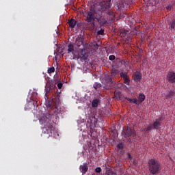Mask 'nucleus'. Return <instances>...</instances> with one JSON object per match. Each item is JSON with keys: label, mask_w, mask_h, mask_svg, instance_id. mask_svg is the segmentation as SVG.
Segmentation results:
<instances>
[{"label": "nucleus", "mask_w": 175, "mask_h": 175, "mask_svg": "<svg viewBox=\"0 0 175 175\" xmlns=\"http://www.w3.org/2000/svg\"><path fill=\"white\" fill-rule=\"evenodd\" d=\"M111 5L110 1H101L100 3V9L101 12H98L97 16V21L99 23L100 27H103L107 24V21H114L116 20V15L113 11L109 9Z\"/></svg>", "instance_id": "nucleus-1"}, {"label": "nucleus", "mask_w": 175, "mask_h": 175, "mask_svg": "<svg viewBox=\"0 0 175 175\" xmlns=\"http://www.w3.org/2000/svg\"><path fill=\"white\" fill-rule=\"evenodd\" d=\"M50 115L41 117L40 122L41 125H44V128L42 129L43 133H46L49 136H53L55 128L54 126H53V122L51 121V119H50Z\"/></svg>", "instance_id": "nucleus-2"}, {"label": "nucleus", "mask_w": 175, "mask_h": 175, "mask_svg": "<svg viewBox=\"0 0 175 175\" xmlns=\"http://www.w3.org/2000/svg\"><path fill=\"white\" fill-rule=\"evenodd\" d=\"M150 174H158L161 172V163L155 159H151L148 163Z\"/></svg>", "instance_id": "nucleus-3"}, {"label": "nucleus", "mask_w": 175, "mask_h": 175, "mask_svg": "<svg viewBox=\"0 0 175 175\" xmlns=\"http://www.w3.org/2000/svg\"><path fill=\"white\" fill-rule=\"evenodd\" d=\"M122 135L125 137V139H128V137H133L136 136V131L132 129V128L129 126L124 127L122 131Z\"/></svg>", "instance_id": "nucleus-4"}, {"label": "nucleus", "mask_w": 175, "mask_h": 175, "mask_svg": "<svg viewBox=\"0 0 175 175\" xmlns=\"http://www.w3.org/2000/svg\"><path fill=\"white\" fill-rule=\"evenodd\" d=\"M98 13L95 12L94 10H91L88 12V16L86 17L85 21L87 23H92V21H95V20L98 19Z\"/></svg>", "instance_id": "nucleus-5"}, {"label": "nucleus", "mask_w": 175, "mask_h": 175, "mask_svg": "<svg viewBox=\"0 0 175 175\" xmlns=\"http://www.w3.org/2000/svg\"><path fill=\"white\" fill-rule=\"evenodd\" d=\"M74 57L77 59H80L81 61H85V59H87V57H88V55L87 54V52H85V50L81 49H79L78 53H75V56Z\"/></svg>", "instance_id": "nucleus-6"}, {"label": "nucleus", "mask_w": 175, "mask_h": 175, "mask_svg": "<svg viewBox=\"0 0 175 175\" xmlns=\"http://www.w3.org/2000/svg\"><path fill=\"white\" fill-rule=\"evenodd\" d=\"M167 80L169 83H171V84L175 83V72L173 71L169 72L167 75Z\"/></svg>", "instance_id": "nucleus-7"}, {"label": "nucleus", "mask_w": 175, "mask_h": 175, "mask_svg": "<svg viewBox=\"0 0 175 175\" xmlns=\"http://www.w3.org/2000/svg\"><path fill=\"white\" fill-rule=\"evenodd\" d=\"M79 170L81 172L82 174H85L88 172V163H83L79 166Z\"/></svg>", "instance_id": "nucleus-8"}, {"label": "nucleus", "mask_w": 175, "mask_h": 175, "mask_svg": "<svg viewBox=\"0 0 175 175\" xmlns=\"http://www.w3.org/2000/svg\"><path fill=\"white\" fill-rule=\"evenodd\" d=\"M133 77L135 83H139V81L142 80V73H140V72L137 71L134 72Z\"/></svg>", "instance_id": "nucleus-9"}, {"label": "nucleus", "mask_w": 175, "mask_h": 175, "mask_svg": "<svg viewBox=\"0 0 175 175\" xmlns=\"http://www.w3.org/2000/svg\"><path fill=\"white\" fill-rule=\"evenodd\" d=\"M104 81L105 84H113V79L110 75H105L104 77Z\"/></svg>", "instance_id": "nucleus-10"}, {"label": "nucleus", "mask_w": 175, "mask_h": 175, "mask_svg": "<svg viewBox=\"0 0 175 175\" xmlns=\"http://www.w3.org/2000/svg\"><path fill=\"white\" fill-rule=\"evenodd\" d=\"M169 29L171 32H174L175 31V18L172 19L169 24Z\"/></svg>", "instance_id": "nucleus-11"}, {"label": "nucleus", "mask_w": 175, "mask_h": 175, "mask_svg": "<svg viewBox=\"0 0 175 175\" xmlns=\"http://www.w3.org/2000/svg\"><path fill=\"white\" fill-rule=\"evenodd\" d=\"M70 53H72V55L75 57L76 55V52L75 51V46L73 44H70L68 45V53L70 54Z\"/></svg>", "instance_id": "nucleus-12"}, {"label": "nucleus", "mask_w": 175, "mask_h": 175, "mask_svg": "<svg viewBox=\"0 0 175 175\" xmlns=\"http://www.w3.org/2000/svg\"><path fill=\"white\" fill-rule=\"evenodd\" d=\"M77 24V21L76 20L71 18L70 20L68 21V25L70 28H74L76 27V25Z\"/></svg>", "instance_id": "nucleus-13"}, {"label": "nucleus", "mask_w": 175, "mask_h": 175, "mask_svg": "<svg viewBox=\"0 0 175 175\" xmlns=\"http://www.w3.org/2000/svg\"><path fill=\"white\" fill-rule=\"evenodd\" d=\"M152 129H154L152 124H149L147 126L146 128L142 129V132H145L146 133H150V132H151Z\"/></svg>", "instance_id": "nucleus-14"}, {"label": "nucleus", "mask_w": 175, "mask_h": 175, "mask_svg": "<svg viewBox=\"0 0 175 175\" xmlns=\"http://www.w3.org/2000/svg\"><path fill=\"white\" fill-rule=\"evenodd\" d=\"M54 88H55V82L51 81L48 84L46 91L49 92V91H51V90H54Z\"/></svg>", "instance_id": "nucleus-15"}, {"label": "nucleus", "mask_w": 175, "mask_h": 175, "mask_svg": "<svg viewBox=\"0 0 175 175\" xmlns=\"http://www.w3.org/2000/svg\"><path fill=\"white\" fill-rule=\"evenodd\" d=\"M75 44L77 47H80L83 44V38L81 37L77 38Z\"/></svg>", "instance_id": "nucleus-16"}, {"label": "nucleus", "mask_w": 175, "mask_h": 175, "mask_svg": "<svg viewBox=\"0 0 175 175\" xmlns=\"http://www.w3.org/2000/svg\"><path fill=\"white\" fill-rule=\"evenodd\" d=\"M153 126V129H158L159 126H161V122H159L158 120H155V121L152 124Z\"/></svg>", "instance_id": "nucleus-17"}, {"label": "nucleus", "mask_w": 175, "mask_h": 175, "mask_svg": "<svg viewBox=\"0 0 175 175\" xmlns=\"http://www.w3.org/2000/svg\"><path fill=\"white\" fill-rule=\"evenodd\" d=\"M175 92L174 90H171L166 94L165 98L166 99H169V98H172V96H174Z\"/></svg>", "instance_id": "nucleus-18"}, {"label": "nucleus", "mask_w": 175, "mask_h": 175, "mask_svg": "<svg viewBox=\"0 0 175 175\" xmlns=\"http://www.w3.org/2000/svg\"><path fill=\"white\" fill-rule=\"evenodd\" d=\"M146 99V96L143 94H140L138 96V100L139 102H140V103H142V102H144Z\"/></svg>", "instance_id": "nucleus-19"}, {"label": "nucleus", "mask_w": 175, "mask_h": 175, "mask_svg": "<svg viewBox=\"0 0 175 175\" xmlns=\"http://www.w3.org/2000/svg\"><path fill=\"white\" fill-rule=\"evenodd\" d=\"M126 99L129 103H135V105H137V98H129L127 97Z\"/></svg>", "instance_id": "nucleus-20"}, {"label": "nucleus", "mask_w": 175, "mask_h": 175, "mask_svg": "<svg viewBox=\"0 0 175 175\" xmlns=\"http://www.w3.org/2000/svg\"><path fill=\"white\" fill-rule=\"evenodd\" d=\"M98 103H99V100H98V99L93 100V101L92 103V107H98Z\"/></svg>", "instance_id": "nucleus-21"}, {"label": "nucleus", "mask_w": 175, "mask_h": 175, "mask_svg": "<svg viewBox=\"0 0 175 175\" xmlns=\"http://www.w3.org/2000/svg\"><path fill=\"white\" fill-rule=\"evenodd\" d=\"M111 76L113 77H116V76H117V75H118V70L116 69V68H113L111 70Z\"/></svg>", "instance_id": "nucleus-22"}, {"label": "nucleus", "mask_w": 175, "mask_h": 175, "mask_svg": "<svg viewBox=\"0 0 175 175\" xmlns=\"http://www.w3.org/2000/svg\"><path fill=\"white\" fill-rule=\"evenodd\" d=\"M120 36H121V38H125L126 36V30L125 29L120 30Z\"/></svg>", "instance_id": "nucleus-23"}, {"label": "nucleus", "mask_w": 175, "mask_h": 175, "mask_svg": "<svg viewBox=\"0 0 175 175\" xmlns=\"http://www.w3.org/2000/svg\"><path fill=\"white\" fill-rule=\"evenodd\" d=\"M124 83L126 84V85H129V83H131V80L129 79V77H127L124 79H123Z\"/></svg>", "instance_id": "nucleus-24"}, {"label": "nucleus", "mask_w": 175, "mask_h": 175, "mask_svg": "<svg viewBox=\"0 0 175 175\" xmlns=\"http://www.w3.org/2000/svg\"><path fill=\"white\" fill-rule=\"evenodd\" d=\"M120 77H122V79H125L126 77H128V75L126 74V72H120Z\"/></svg>", "instance_id": "nucleus-25"}, {"label": "nucleus", "mask_w": 175, "mask_h": 175, "mask_svg": "<svg viewBox=\"0 0 175 175\" xmlns=\"http://www.w3.org/2000/svg\"><path fill=\"white\" fill-rule=\"evenodd\" d=\"M120 93L119 91H115L114 92V96L115 98H116L117 99H118V98H120Z\"/></svg>", "instance_id": "nucleus-26"}, {"label": "nucleus", "mask_w": 175, "mask_h": 175, "mask_svg": "<svg viewBox=\"0 0 175 175\" xmlns=\"http://www.w3.org/2000/svg\"><path fill=\"white\" fill-rule=\"evenodd\" d=\"M55 71V68L54 67H51L48 69V73H53Z\"/></svg>", "instance_id": "nucleus-27"}, {"label": "nucleus", "mask_w": 175, "mask_h": 175, "mask_svg": "<svg viewBox=\"0 0 175 175\" xmlns=\"http://www.w3.org/2000/svg\"><path fill=\"white\" fill-rule=\"evenodd\" d=\"M100 87H102V84H100V83H96L94 85V90H98V88H100Z\"/></svg>", "instance_id": "nucleus-28"}, {"label": "nucleus", "mask_w": 175, "mask_h": 175, "mask_svg": "<svg viewBox=\"0 0 175 175\" xmlns=\"http://www.w3.org/2000/svg\"><path fill=\"white\" fill-rule=\"evenodd\" d=\"M117 148L118 150H122V148H124V144L122 143H120L119 144H118Z\"/></svg>", "instance_id": "nucleus-29"}, {"label": "nucleus", "mask_w": 175, "mask_h": 175, "mask_svg": "<svg viewBox=\"0 0 175 175\" xmlns=\"http://www.w3.org/2000/svg\"><path fill=\"white\" fill-rule=\"evenodd\" d=\"M109 61H114V59H116V56L113 55H111L109 57Z\"/></svg>", "instance_id": "nucleus-30"}, {"label": "nucleus", "mask_w": 175, "mask_h": 175, "mask_svg": "<svg viewBox=\"0 0 175 175\" xmlns=\"http://www.w3.org/2000/svg\"><path fill=\"white\" fill-rule=\"evenodd\" d=\"M95 172L96 173H100L102 172V168H100V167H96Z\"/></svg>", "instance_id": "nucleus-31"}, {"label": "nucleus", "mask_w": 175, "mask_h": 175, "mask_svg": "<svg viewBox=\"0 0 175 175\" xmlns=\"http://www.w3.org/2000/svg\"><path fill=\"white\" fill-rule=\"evenodd\" d=\"M104 33H105V30H103L102 29L97 32L98 35H103Z\"/></svg>", "instance_id": "nucleus-32"}, {"label": "nucleus", "mask_w": 175, "mask_h": 175, "mask_svg": "<svg viewBox=\"0 0 175 175\" xmlns=\"http://www.w3.org/2000/svg\"><path fill=\"white\" fill-rule=\"evenodd\" d=\"M163 120H165V117L163 116H160L158 119H156V120L159 121V122H161V121H163Z\"/></svg>", "instance_id": "nucleus-33"}, {"label": "nucleus", "mask_w": 175, "mask_h": 175, "mask_svg": "<svg viewBox=\"0 0 175 175\" xmlns=\"http://www.w3.org/2000/svg\"><path fill=\"white\" fill-rule=\"evenodd\" d=\"M33 105H34V107H38V100H33Z\"/></svg>", "instance_id": "nucleus-34"}, {"label": "nucleus", "mask_w": 175, "mask_h": 175, "mask_svg": "<svg viewBox=\"0 0 175 175\" xmlns=\"http://www.w3.org/2000/svg\"><path fill=\"white\" fill-rule=\"evenodd\" d=\"M62 85H64V84L62 83H59L57 84V88L59 90H61V88H62Z\"/></svg>", "instance_id": "nucleus-35"}, {"label": "nucleus", "mask_w": 175, "mask_h": 175, "mask_svg": "<svg viewBox=\"0 0 175 175\" xmlns=\"http://www.w3.org/2000/svg\"><path fill=\"white\" fill-rule=\"evenodd\" d=\"M89 24H91L92 27H95V21H93L92 22H88Z\"/></svg>", "instance_id": "nucleus-36"}, {"label": "nucleus", "mask_w": 175, "mask_h": 175, "mask_svg": "<svg viewBox=\"0 0 175 175\" xmlns=\"http://www.w3.org/2000/svg\"><path fill=\"white\" fill-rule=\"evenodd\" d=\"M167 10H172V5H168L166 7Z\"/></svg>", "instance_id": "nucleus-37"}, {"label": "nucleus", "mask_w": 175, "mask_h": 175, "mask_svg": "<svg viewBox=\"0 0 175 175\" xmlns=\"http://www.w3.org/2000/svg\"><path fill=\"white\" fill-rule=\"evenodd\" d=\"M33 96L34 98H36V96H38V93L36 92L33 93Z\"/></svg>", "instance_id": "nucleus-38"}, {"label": "nucleus", "mask_w": 175, "mask_h": 175, "mask_svg": "<svg viewBox=\"0 0 175 175\" xmlns=\"http://www.w3.org/2000/svg\"><path fill=\"white\" fill-rule=\"evenodd\" d=\"M124 64H125L126 65H129V62H128V61H126V62L124 61Z\"/></svg>", "instance_id": "nucleus-39"}, {"label": "nucleus", "mask_w": 175, "mask_h": 175, "mask_svg": "<svg viewBox=\"0 0 175 175\" xmlns=\"http://www.w3.org/2000/svg\"><path fill=\"white\" fill-rule=\"evenodd\" d=\"M128 155H129V158H131V154H129Z\"/></svg>", "instance_id": "nucleus-40"}, {"label": "nucleus", "mask_w": 175, "mask_h": 175, "mask_svg": "<svg viewBox=\"0 0 175 175\" xmlns=\"http://www.w3.org/2000/svg\"><path fill=\"white\" fill-rule=\"evenodd\" d=\"M32 99H35V98L33 97Z\"/></svg>", "instance_id": "nucleus-41"}]
</instances>
